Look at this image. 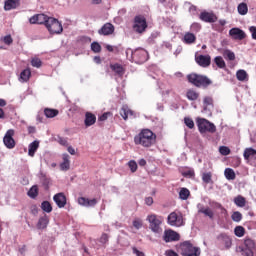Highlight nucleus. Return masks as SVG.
Wrapping results in <instances>:
<instances>
[{"label": "nucleus", "instance_id": "obj_1", "mask_svg": "<svg viewBox=\"0 0 256 256\" xmlns=\"http://www.w3.org/2000/svg\"><path fill=\"white\" fill-rule=\"evenodd\" d=\"M157 141V135L149 129H143L138 135L134 137L135 145L142 147H153Z\"/></svg>", "mask_w": 256, "mask_h": 256}, {"label": "nucleus", "instance_id": "obj_2", "mask_svg": "<svg viewBox=\"0 0 256 256\" xmlns=\"http://www.w3.org/2000/svg\"><path fill=\"white\" fill-rule=\"evenodd\" d=\"M126 57L128 61L141 65L149 59V53L143 48H137L135 50L128 48L126 49Z\"/></svg>", "mask_w": 256, "mask_h": 256}, {"label": "nucleus", "instance_id": "obj_3", "mask_svg": "<svg viewBox=\"0 0 256 256\" xmlns=\"http://www.w3.org/2000/svg\"><path fill=\"white\" fill-rule=\"evenodd\" d=\"M178 253L182 256H200L201 248L193 245L191 241H184L179 245Z\"/></svg>", "mask_w": 256, "mask_h": 256}, {"label": "nucleus", "instance_id": "obj_4", "mask_svg": "<svg viewBox=\"0 0 256 256\" xmlns=\"http://www.w3.org/2000/svg\"><path fill=\"white\" fill-rule=\"evenodd\" d=\"M146 221H148L149 229L152 233H155V235H161V233H163V217L150 214L147 216Z\"/></svg>", "mask_w": 256, "mask_h": 256}, {"label": "nucleus", "instance_id": "obj_5", "mask_svg": "<svg viewBox=\"0 0 256 256\" xmlns=\"http://www.w3.org/2000/svg\"><path fill=\"white\" fill-rule=\"evenodd\" d=\"M255 241L251 238H246L243 245L238 246L236 251L241 253L243 256H254L255 255Z\"/></svg>", "mask_w": 256, "mask_h": 256}, {"label": "nucleus", "instance_id": "obj_6", "mask_svg": "<svg viewBox=\"0 0 256 256\" xmlns=\"http://www.w3.org/2000/svg\"><path fill=\"white\" fill-rule=\"evenodd\" d=\"M188 81L196 87H209L211 85V79L203 75L190 74L188 75Z\"/></svg>", "mask_w": 256, "mask_h": 256}, {"label": "nucleus", "instance_id": "obj_7", "mask_svg": "<svg viewBox=\"0 0 256 256\" xmlns=\"http://www.w3.org/2000/svg\"><path fill=\"white\" fill-rule=\"evenodd\" d=\"M196 123L200 133H215L217 131L215 124L205 118H198Z\"/></svg>", "mask_w": 256, "mask_h": 256}, {"label": "nucleus", "instance_id": "obj_8", "mask_svg": "<svg viewBox=\"0 0 256 256\" xmlns=\"http://www.w3.org/2000/svg\"><path fill=\"white\" fill-rule=\"evenodd\" d=\"M46 28L51 35H61V33H63V25L59 20L53 17L48 20Z\"/></svg>", "mask_w": 256, "mask_h": 256}, {"label": "nucleus", "instance_id": "obj_9", "mask_svg": "<svg viewBox=\"0 0 256 256\" xmlns=\"http://www.w3.org/2000/svg\"><path fill=\"white\" fill-rule=\"evenodd\" d=\"M147 29V20L144 16H136L134 18L133 30L135 33H143Z\"/></svg>", "mask_w": 256, "mask_h": 256}, {"label": "nucleus", "instance_id": "obj_10", "mask_svg": "<svg viewBox=\"0 0 256 256\" xmlns=\"http://www.w3.org/2000/svg\"><path fill=\"white\" fill-rule=\"evenodd\" d=\"M15 135V130L9 129L3 138V143L7 149H15V139H13Z\"/></svg>", "mask_w": 256, "mask_h": 256}, {"label": "nucleus", "instance_id": "obj_11", "mask_svg": "<svg viewBox=\"0 0 256 256\" xmlns=\"http://www.w3.org/2000/svg\"><path fill=\"white\" fill-rule=\"evenodd\" d=\"M168 225H171L172 227H182L183 216L175 212L170 213L168 215Z\"/></svg>", "mask_w": 256, "mask_h": 256}, {"label": "nucleus", "instance_id": "obj_12", "mask_svg": "<svg viewBox=\"0 0 256 256\" xmlns=\"http://www.w3.org/2000/svg\"><path fill=\"white\" fill-rule=\"evenodd\" d=\"M163 239L165 243H173V241H179V239H181V235L173 230H165Z\"/></svg>", "mask_w": 256, "mask_h": 256}, {"label": "nucleus", "instance_id": "obj_13", "mask_svg": "<svg viewBox=\"0 0 256 256\" xmlns=\"http://www.w3.org/2000/svg\"><path fill=\"white\" fill-rule=\"evenodd\" d=\"M217 240L219 243H221V245H224L225 249H231L233 245V239H231V236L225 233L218 235Z\"/></svg>", "mask_w": 256, "mask_h": 256}, {"label": "nucleus", "instance_id": "obj_14", "mask_svg": "<svg viewBox=\"0 0 256 256\" xmlns=\"http://www.w3.org/2000/svg\"><path fill=\"white\" fill-rule=\"evenodd\" d=\"M53 201L54 203H56L59 209H63V207L67 205V197H65V194L63 192L54 195Z\"/></svg>", "mask_w": 256, "mask_h": 256}, {"label": "nucleus", "instance_id": "obj_15", "mask_svg": "<svg viewBox=\"0 0 256 256\" xmlns=\"http://www.w3.org/2000/svg\"><path fill=\"white\" fill-rule=\"evenodd\" d=\"M229 35H230V37H232L233 39L238 40V41H243V39H245V37H246L245 32L243 30H241L240 28L230 29Z\"/></svg>", "mask_w": 256, "mask_h": 256}, {"label": "nucleus", "instance_id": "obj_16", "mask_svg": "<svg viewBox=\"0 0 256 256\" xmlns=\"http://www.w3.org/2000/svg\"><path fill=\"white\" fill-rule=\"evenodd\" d=\"M99 35H113L115 33V26L111 23L104 24L100 30H98Z\"/></svg>", "mask_w": 256, "mask_h": 256}, {"label": "nucleus", "instance_id": "obj_17", "mask_svg": "<svg viewBox=\"0 0 256 256\" xmlns=\"http://www.w3.org/2000/svg\"><path fill=\"white\" fill-rule=\"evenodd\" d=\"M196 63L200 65V67H209L211 65V56L209 55H199L195 57Z\"/></svg>", "mask_w": 256, "mask_h": 256}, {"label": "nucleus", "instance_id": "obj_18", "mask_svg": "<svg viewBox=\"0 0 256 256\" xmlns=\"http://www.w3.org/2000/svg\"><path fill=\"white\" fill-rule=\"evenodd\" d=\"M78 203L82 207H95L97 205V199H95V198L89 199V198H85V197H80V198H78Z\"/></svg>", "mask_w": 256, "mask_h": 256}, {"label": "nucleus", "instance_id": "obj_19", "mask_svg": "<svg viewBox=\"0 0 256 256\" xmlns=\"http://www.w3.org/2000/svg\"><path fill=\"white\" fill-rule=\"evenodd\" d=\"M183 43L185 45H193L195 41H197V36L193 32H186L182 38Z\"/></svg>", "mask_w": 256, "mask_h": 256}, {"label": "nucleus", "instance_id": "obj_20", "mask_svg": "<svg viewBox=\"0 0 256 256\" xmlns=\"http://www.w3.org/2000/svg\"><path fill=\"white\" fill-rule=\"evenodd\" d=\"M62 159H63V162L60 164L61 171H69L71 167V161H70L71 157L69 156V154H63Z\"/></svg>", "mask_w": 256, "mask_h": 256}, {"label": "nucleus", "instance_id": "obj_21", "mask_svg": "<svg viewBox=\"0 0 256 256\" xmlns=\"http://www.w3.org/2000/svg\"><path fill=\"white\" fill-rule=\"evenodd\" d=\"M97 121V117H95V114L91 112H87L85 114V126L86 127H91V125H95V122Z\"/></svg>", "mask_w": 256, "mask_h": 256}, {"label": "nucleus", "instance_id": "obj_22", "mask_svg": "<svg viewBox=\"0 0 256 256\" xmlns=\"http://www.w3.org/2000/svg\"><path fill=\"white\" fill-rule=\"evenodd\" d=\"M47 225H49V216L44 214L43 216H41L39 218L38 223H37V228L38 229H47Z\"/></svg>", "mask_w": 256, "mask_h": 256}, {"label": "nucleus", "instance_id": "obj_23", "mask_svg": "<svg viewBox=\"0 0 256 256\" xmlns=\"http://www.w3.org/2000/svg\"><path fill=\"white\" fill-rule=\"evenodd\" d=\"M19 7V0H6L4 3L5 11H11V9H17Z\"/></svg>", "mask_w": 256, "mask_h": 256}, {"label": "nucleus", "instance_id": "obj_24", "mask_svg": "<svg viewBox=\"0 0 256 256\" xmlns=\"http://www.w3.org/2000/svg\"><path fill=\"white\" fill-rule=\"evenodd\" d=\"M37 149H39V141H33L28 146V155L30 157H35V153H37Z\"/></svg>", "mask_w": 256, "mask_h": 256}, {"label": "nucleus", "instance_id": "obj_25", "mask_svg": "<svg viewBox=\"0 0 256 256\" xmlns=\"http://www.w3.org/2000/svg\"><path fill=\"white\" fill-rule=\"evenodd\" d=\"M110 69L115 72L118 77H123L125 73V69H123V66L116 63V64H111Z\"/></svg>", "mask_w": 256, "mask_h": 256}, {"label": "nucleus", "instance_id": "obj_26", "mask_svg": "<svg viewBox=\"0 0 256 256\" xmlns=\"http://www.w3.org/2000/svg\"><path fill=\"white\" fill-rule=\"evenodd\" d=\"M201 21H205V23H215V16L209 12H202L200 14Z\"/></svg>", "mask_w": 256, "mask_h": 256}, {"label": "nucleus", "instance_id": "obj_27", "mask_svg": "<svg viewBox=\"0 0 256 256\" xmlns=\"http://www.w3.org/2000/svg\"><path fill=\"white\" fill-rule=\"evenodd\" d=\"M221 55H223V57L226 61H235V52H233L229 49L221 50Z\"/></svg>", "mask_w": 256, "mask_h": 256}, {"label": "nucleus", "instance_id": "obj_28", "mask_svg": "<svg viewBox=\"0 0 256 256\" xmlns=\"http://www.w3.org/2000/svg\"><path fill=\"white\" fill-rule=\"evenodd\" d=\"M31 77V70L25 69L20 73L19 81L20 83H27Z\"/></svg>", "mask_w": 256, "mask_h": 256}, {"label": "nucleus", "instance_id": "obj_29", "mask_svg": "<svg viewBox=\"0 0 256 256\" xmlns=\"http://www.w3.org/2000/svg\"><path fill=\"white\" fill-rule=\"evenodd\" d=\"M120 115L124 119V121H127V119H129V115H133V111H131L129 107L124 106L120 110Z\"/></svg>", "mask_w": 256, "mask_h": 256}, {"label": "nucleus", "instance_id": "obj_30", "mask_svg": "<svg viewBox=\"0 0 256 256\" xmlns=\"http://www.w3.org/2000/svg\"><path fill=\"white\" fill-rule=\"evenodd\" d=\"M224 176L228 181H235V170H233L232 168H226L224 171Z\"/></svg>", "mask_w": 256, "mask_h": 256}, {"label": "nucleus", "instance_id": "obj_31", "mask_svg": "<svg viewBox=\"0 0 256 256\" xmlns=\"http://www.w3.org/2000/svg\"><path fill=\"white\" fill-rule=\"evenodd\" d=\"M191 195V192L187 188H181L179 192V197L182 201H187L189 199V196Z\"/></svg>", "mask_w": 256, "mask_h": 256}, {"label": "nucleus", "instance_id": "obj_32", "mask_svg": "<svg viewBox=\"0 0 256 256\" xmlns=\"http://www.w3.org/2000/svg\"><path fill=\"white\" fill-rule=\"evenodd\" d=\"M50 19L51 17L45 14H38V25H45V27H47V23H49Z\"/></svg>", "mask_w": 256, "mask_h": 256}, {"label": "nucleus", "instance_id": "obj_33", "mask_svg": "<svg viewBox=\"0 0 256 256\" xmlns=\"http://www.w3.org/2000/svg\"><path fill=\"white\" fill-rule=\"evenodd\" d=\"M44 114L48 119H53V117H57V115H59V111L55 109L46 108L44 110Z\"/></svg>", "mask_w": 256, "mask_h": 256}, {"label": "nucleus", "instance_id": "obj_34", "mask_svg": "<svg viewBox=\"0 0 256 256\" xmlns=\"http://www.w3.org/2000/svg\"><path fill=\"white\" fill-rule=\"evenodd\" d=\"M214 63L217 65V67H219V69H225V67H227L225 60H223V57L221 56H216L214 58Z\"/></svg>", "mask_w": 256, "mask_h": 256}, {"label": "nucleus", "instance_id": "obj_35", "mask_svg": "<svg viewBox=\"0 0 256 256\" xmlns=\"http://www.w3.org/2000/svg\"><path fill=\"white\" fill-rule=\"evenodd\" d=\"M203 103L204 111H211V109L213 108V99L211 97H205Z\"/></svg>", "mask_w": 256, "mask_h": 256}, {"label": "nucleus", "instance_id": "obj_36", "mask_svg": "<svg viewBox=\"0 0 256 256\" xmlns=\"http://www.w3.org/2000/svg\"><path fill=\"white\" fill-rule=\"evenodd\" d=\"M186 97L187 99H189V101H197V99L199 98V93H197L195 90H188L186 93Z\"/></svg>", "mask_w": 256, "mask_h": 256}, {"label": "nucleus", "instance_id": "obj_37", "mask_svg": "<svg viewBox=\"0 0 256 256\" xmlns=\"http://www.w3.org/2000/svg\"><path fill=\"white\" fill-rule=\"evenodd\" d=\"M234 203L237 207H245L247 201L245 200V197L239 195L234 198Z\"/></svg>", "mask_w": 256, "mask_h": 256}, {"label": "nucleus", "instance_id": "obj_38", "mask_svg": "<svg viewBox=\"0 0 256 256\" xmlns=\"http://www.w3.org/2000/svg\"><path fill=\"white\" fill-rule=\"evenodd\" d=\"M37 195H39V188L37 187V185H34L28 191V197H30L31 199H35Z\"/></svg>", "mask_w": 256, "mask_h": 256}, {"label": "nucleus", "instance_id": "obj_39", "mask_svg": "<svg viewBox=\"0 0 256 256\" xmlns=\"http://www.w3.org/2000/svg\"><path fill=\"white\" fill-rule=\"evenodd\" d=\"M41 209L45 213H51V211H53V206H51V203L49 201H43L41 203Z\"/></svg>", "mask_w": 256, "mask_h": 256}, {"label": "nucleus", "instance_id": "obj_40", "mask_svg": "<svg viewBox=\"0 0 256 256\" xmlns=\"http://www.w3.org/2000/svg\"><path fill=\"white\" fill-rule=\"evenodd\" d=\"M236 77H237L238 81H247V77H248L247 71H245V70H238L236 72Z\"/></svg>", "mask_w": 256, "mask_h": 256}, {"label": "nucleus", "instance_id": "obj_41", "mask_svg": "<svg viewBox=\"0 0 256 256\" xmlns=\"http://www.w3.org/2000/svg\"><path fill=\"white\" fill-rule=\"evenodd\" d=\"M248 11H249V8L247 7V4L240 3L238 5V13H239V15H247Z\"/></svg>", "mask_w": 256, "mask_h": 256}, {"label": "nucleus", "instance_id": "obj_42", "mask_svg": "<svg viewBox=\"0 0 256 256\" xmlns=\"http://www.w3.org/2000/svg\"><path fill=\"white\" fill-rule=\"evenodd\" d=\"M249 157H256V150H254L253 148H247L244 151V158L249 159Z\"/></svg>", "mask_w": 256, "mask_h": 256}, {"label": "nucleus", "instance_id": "obj_43", "mask_svg": "<svg viewBox=\"0 0 256 256\" xmlns=\"http://www.w3.org/2000/svg\"><path fill=\"white\" fill-rule=\"evenodd\" d=\"M236 237H243L245 235V228L243 226H236L234 229Z\"/></svg>", "mask_w": 256, "mask_h": 256}, {"label": "nucleus", "instance_id": "obj_44", "mask_svg": "<svg viewBox=\"0 0 256 256\" xmlns=\"http://www.w3.org/2000/svg\"><path fill=\"white\" fill-rule=\"evenodd\" d=\"M199 213H203L204 215H206V217H209L210 219H213L214 217V213L211 211L210 208H201L199 210Z\"/></svg>", "mask_w": 256, "mask_h": 256}, {"label": "nucleus", "instance_id": "obj_45", "mask_svg": "<svg viewBox=\"0 0 256 256\" xmlns=\"http://www.w3.org/2000/svg\"><path fill=\"white\" fill-rule=\"evenodd\" d=\"M232 221H235V223H239L241 219H243V214L241 212L236 211L231 216Z\"/></svg>", "mask_w": 256, "mask_h": 256}, {"label": "nucleus", "instance_id": "obj_46", "mask_svg": "<svg viewBox=\"0 0 256 256\" xmlns=\"http://www.w3.org/2000/svg\"><path fill=\"white\" fill-rule=\"evenodd\" d=\"M184 123L188 129H193L195 127V122L193 121L192 118L185 117L184 118Z\"/></svg>", "mask_w": 256, "mask_h": 256}, {"label": "nucleus", "instance_id": "obj_47", "mask_svg": "<svg viewBox=\"0 0 256 256\" xmlns=\"http://www.w3.org/2000/svg\"><path fill=\"white\" fill-rule=\"evenodd\" d=\"M132 225L134 228L139 230L143 227V220H141V218H136L133 220Z\"/></svg>", "mask_w": 256, "mask_h": 256}, {"label": "nucleus", "instance_id": "obj_48", "mask_svg": "<svg viewBox=\"0 0 256 256\" xmlns=\"http://www.w3.org/2000/svg\"><path fill=\"white\" fill-rule=\"evenodd\" d=\"M91 49L94 53H101V44L98 42H93L91 44Z\"/></svg>", "mask_w": 256, "mask_h": 256}, {"label": "nucleus", "instance_id": "obj_49", "mask_svg": "<svg viewBox=\"0 0 256 256\" xmlns=\"http://www.w3.org/2000/svg\"><path fill=\"white\" fill-rule=\"evenodd\" d=\"M219 152L221 155L227 156L231 153V149H229L227 146H220Z\"/></svg>", "mask_w": 256, "mask_h": 256}, {"label": "nucleus", "instance_id": "obj_50", "mask_svg": "<svg viewBox=\"0 0 256 256\" xmlns=\"http://www.w3.org/2000/svg\"><path fill=\"white\" fill-rule=\"evenodd\" d=\"M190 29L192 33H199L201 31V24L195 22L190 26Z\"/></svg>", "mask_w": 256, "mask_h": 256}, {"label": "nucleus", "instance_id": "obj_51", "mask_svg": "<svg viewBox=\"0 0 256 256\" xmlns=\"http://www.w3.org/2000/svg\"><path fill=\"white\" fill-rule=\"evenodd\" d=\"M31 65H32V67H36L37 69H39V67H41V65H43V63L41 62V59L33 58L31 60Z\"/></svg>", "mask_w": 256, "mask_h": 256}, {"label": "nucleus", "instance_id": "obj_52", "mask_svg": "<svg viewBox=\"0 0 256 256\" xmlns=\"http://www.w3.org/2000/svg\"><path fill=\"white\" fill-rule=\"evenodd\" d=\"M128 166L130 168V171L132 173H135V171H137V162H135V160H131L128 162Z\"/></svg>", "mask_w": 256, "mask_h": 256}, {"label": "nucleus", "instance_id": "obj_53", "mask_svg": "<svg viewBox=\"0 0 256 256\" xmlns=\"http://www.w3.org/2000/svg\"><path fill=\"white\" fill-rule=\"evenodd\" d=\"M204 183H211V173H204L202 176Z\"/></svg>", "mask_w": 256, "mask_h": 256}, {"label": "nucleus", "instance_id": "obj_54", "mask_svg": "<svg viewBox=\"0 0 256 256\" xmlns=\"http://www.w3.org/2000/svg\"><path fill=\"white\" fill-rule=\"evenodd\" d=\"M29 23H31V25L39 24L38 14L32 16V17L29 19Z\"/></svg>", "mask_w": 256, "mask_h": 256}, {"label": "nucleus", "instance_id": "obj_55", "mask_svg": "<svg viewBox=\"0 0 256 256\" xmlns=\"http://www.w3.org/2000/svg\"><path fill=\"white\" fill-rule=\"evenodd\" d=\"M109 117H111V113L106 112L99 117V121H107V119H109Z\"/></svg>", "mask_w": 256, "mask_h": 256}, {"label": "nucleus", "instance_id": "obj_56", "mask_svg": "<svg viewBox=\"0 0 256 256\" xmlns=\"http://www.w3.org/2000/svg\"><path fill=\"white\" fill-rule=\"evenodd\" d=\"M107 241H109V236L107 234H102V236L100 237V243H102V245H105Z\"/></svg>", "mask_w": 256, "mask_h": 256}, {"label": "nucleus", "instance_id": "obj_57", "mask_svg": "<svg viewBox=\"0 0 256 256\" xmlns=\"http://www.w3.org/2000/svg\"><path fill=\"white\" fill-rule=\"evenodd\" d=\"M4 43L6 45H11V43H13V38H11V35H8V36L4 37Z\"/></svg>", "mask_w": 256, "mask_h": 256}, {"label": "nucleus", "instance_id": "obj_58", "mask_svg": "<svg viewBox=\"0 0 256 256\" xmlns=\"http://www.w3.org/2000/svg\"><path fill=\"white\" fill-rule=\"evenodd\" d=\"M249 31H250V33L252 35V39H255V41H256V27L255 26H251L249 28Z\"/></svg>", "mask_w": 256, "mask_h": 256}, {"label": "nucleus", "instance_id": "obj_59", "mask_svg": "<svg viewBox=\"0 0 256 256\" xmlns=\"http://www.w3.org/2000/svg\"><path fill=\"white\" fill-rule=\"evenodd\" d=\"M184 177H193L195 175V172L193 170H186L183 172Z\"/></svg>", "mask_w": 256, "mask_h": 256}, {"label": "nucleus", "instance_id": "obj_60", "mask_svg": "<svg viewBox=\"0 0 256 256\" xmlns=\"http://www.w3.org/2000/svg\"><path fill=\"white\" fill-rule=\"evenodd\" d=\"M165 255L166 256H179V254H177V252H175L173 250H166Z\"/></svg>", "mask_w": 256, "mask_h": 256}, {"label": "nucleus", "instance_id": "obj_61", "mask_svg": "<svg viewBox=\"0 0 256 256\" xmlns=\"http://www.w3.org/2000/svg\"><path fill=\"white\" fill-rule=\"evenodd\" d=\"M133 253H134V255H136V256H145V253H143V252L137 250V248H133Z\"/></svg>", "mask_w": 256, "mask_h": 256}, {"label": "nucleus", "instance_id": "obj_62", "mask_svg": "<svg viewBox=\"0 0 256 256\" xmlns=\"http://www.w3.org/2000/svg\"><path fill=\"white\" fill-rule=\"evenodd\" d=\"M145 203L150 207V205H153V197H147L145 198Z\"/></svg>", "mask_w": 256, "mask_h": 256}, {"label": "nucleus", "instance_id": "obj_63", "mask_svg": "<svg viewBox=\"0 0 256 256\" xmlns=\"http://www.w3.org/2000/svg\"><path fill=\"white\" fill-rule=\"evenodd\" d=\"M58 143H60V145H63L65 147L67 146V139L59 138Z\"/></svg>", "mask_w": 256, "mask_h": 256}, {"label": "nucleus", "instance_id": "obj_64", "mask_svg": "<svg viewBox=\"0 0 256 256\" xmlns=\"http://www.w3.org/2000/svg\"><path fill=\"white\" fill-rule=\"evenodd\" d=\"M68 153H70V155H75V148H73V147H68Z\"/></svg>", "mask_w": 256, "mask_h": 256}]
</instances>
